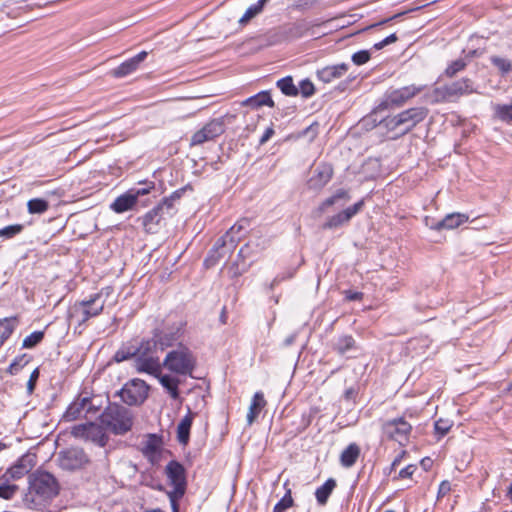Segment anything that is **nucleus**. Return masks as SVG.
Returning a JSON list of instances; mask_svg holds the SVG:
<instances>
[{
    "mask_svg": "<svg viewBox=\"0 0 512 512\" xmlns=\"http://www.w3.org/2000/svg\"><path fill=\"white\" fill-rule=\"evenodd\" d=\"M99 420L106 431L114 435H124L132 429L134 415L130 409L116 402H108Z\"/></svg>",
    "mask_w": 512,
    "mask_h": 512,
    "instance_id": "1",
    "label": "nucleus"
},
{
    "mask_svg": "<svg viewBox=\"0 0 512 512\" xmlns=\"http://www.w3.org/2000/svg\"><path fill=\"white\" fill-rule=\"evenodd\" d=\"M163 366L173 373L192 376L196 368V358L187 346L179 343L176 349L166 354Z\"/></svg>",
    "mask_w": 512,
    "mask_h": 512,
    "instance_id": "2",
    "label": "nucleus"
},
{
    "mask_svg": "<svg viewBox=\"0 0 512 512\" xmlns=\"http://www.w3.org/2000/svg\"><path fill=\"white\" fill-rule=\"evenodd\" d=\"M29 490L42 500H48L58 495L59 484L51 473L37 470L29 476Z\"/></svg>",
    "mask_w": 512,
    "mask_h": 512,
    "instance_id": "3",
    "label": "nucleus"
},
{
    "mask_svg": "<svg viewBox=\"0 0 512 512\" xmlns=\"http://www.w3.org/2000/svg\"><path fill=\"white\" fill-rule=\"evenodd\" d=\"M149 385L142 379L134 378L129 380L115 393L121 401L129 406H138L145 402L149 393Z\"/></svg>",
    "mask_w": 512,
    "mask_h": 512,
    "instance_id": "4",
    "label": "nucleus"
},
{
    "mask_svg": "<svg viewBox=\"0 0 512 512\" xmlns=\"http://www.w3.org/2000/svg\"><path fill=\"white\" fill-rule=\"evenodd\" d=\"M105 301L102 300V292L96 293L88 300L76 303L70 313L71 319H76L78 325H82L90 318L96 317L104 309Z\"/></svg>",
    "mask_w": 512,
    "mask_h": 512,
    "instance_id": "5",
    "label": "nucleus"
},
{
    "mask_svg": "<svg viewBox=\"0 0 512 512\" xmlns=\"http://www.w3.org/2000/svg\"><path fill=\"white\" fill-rule=\"evenodd\" d=\"M105 430V427L101 423L87 422L75 425L71 430V434L75 438L90 441L99 447H104L109 440Z\"/></svg>",
    "mask_w": 512,
    "mask_h": 512,
    "instance_id": "6",
    "label": "nucleus"
},
{
    "mask_svg": "<svg viewBox=\"0 0 512 512\" xmlns=\"http://www.w3.org/2000/svg\"><path fill=\"white\" fill-rule=\"evenodd\" d=\"M428 114V110L424 107H414L402 111L391 118H385L380 121L384 124L388 131H396L401 127V123L410 122V127H415L418 123L422 122Z\"/></svg>",
    "mask_w": 512,
    "mask_h": 512,
    "instance_id": "7",
    "label": "nucleus"
},
{
    "mask_svg": "<svg viewBox=\"0 0 512 512\" xmlns=\"http://www.w3.org/2000/svg\"><path fill=\"white\" fill-rule=\"evenodd\" d=\"M57 462L61 469L75 471L84 468L90 463V459L84 449L70 447L58 453Z\"/></svg>",
    "mask_w": 512,
    "mask_h": 512,
    "instance_id": "8",
    "label": "nucleus"
},
{
    "mask_svg": "<svg viewBox=\"0 0 512 512\" xmlns=\"http://www.w3.org/2000/svg\"><path fill=\"white\" fill-rule=\"evenodd\" d=\"M412 426L403 417L387 420L382 424V433L389 439L404 445L408 441Z\"/></svg>",
    "mask_w": 512,
    "mask_h": 512,
    "instance_id": "9",
    "label": "nucleus"
},
{
    "mask_svg": "<svg viewBox=\"0 0 512 512\" xmlns=\"http://www.w3.org/2000/svg\"><path fill=\"white\" fill-rule=\"evenodd\" d=\"M225 129L224 117L214 118L191 136L190 146H200L205 142L212 141L222 135Z\"/></svg>",
    "mask_w": 512,
    "mask_h": 512,
    "instance_id": "10",
    "label": "nucleus"
},
{
    "mask_svg": "<svg viewBox=\"0 0 512 512\" xmlns=\"http://www.w3.org/2000/svg\"><path fill=\"white\" fill-rule=\"evenodd\" d=\"M238 243L239 238L226 239L223 236L220 237L208 252L207 257L204 260L205 267L211 268L215 266L221 259L230 256L235 250Z\"/></svg>",
    "mask_w": 512,
    "mask_h": 512,
    "instance_id": "11",
    "label": "nucleus"
},
{
    "mask_svg": "<svg viewBox=\"0 0 512 512\" xmlns=\"http://www.w3.org/2000/svg\"><path fill=\"white\" fill-rule=\"evenodd\" d=\"M419 91V88L411 85L387 92L384 96V99L377 106V109L386 110L389 108L400 107L409 99L414 97Z\"/></svg>",
    "mask_w": 512,
    "mask_h": 512,
    "instance_id": "12",
    "label": "nucleus"
},
{
    "mask_svg": "<svg viewBox=\"0 0 512 512\" xmlns=\"http://www.w3.org/2000/svg\"><path fill=\"white\" fill-rule=\"evenodd\" d=\"M182 333V325L175 324L163 329H156L153 335L159 345V349L163 351L166 348L173 347L181 338Z\"/></svg>",
    "mask_w": 512,
    "mask_h": 512,
    "instance_id": "13",
    "label": "nucleus"
},
{
    "mask_svg": "<svg viewBox=\"0 0 512 512\" xmlns=\"http://www.w3.org/2000/svg\"><path fill=\"white\" fill-rule=\"evenodd\" d=\"M147 55L148 53L146 51H141L137 55L121 63L118 67L112 69L110 71L111 76L114 78H123L132 74L139 68V65L146 59Z\"/></svg>",
    "mask_w": 512,
    "mask_h": 512,
    "instance_id": "14",
    "label": "nucleus"
},
{
    "mask_svg": "<svg viewBox=\"0 0 512 512\" xmlns=\"http://www.w3.org/2000/svg\"><path fill=\"white\" fill-rule=\"evenodd\" d=\"M332 176V166L327 163H321L315 168L313 175L308 180V186L310 189L320 190L331 180Z\"/></svg>",
    "mask_w": 512,
    "mask_h": 512,
    "instance_id": "15",
    "label": "nucleus"
},
{
    "mask_svg": "<svg viewBox=\"0 0 512 512\" xmlns=\"http://www.w3.org/2000/svg\"><path fill=\"white\" fill-rule=\"evenodd\" d=\"M168 215L165 208L159 203L153 209L148 211L142 218V224L146 232L155 233L161 221Z\"/></svg>",
    "mask_w": 512,
    "mask_h": 512,
    "instance_id": "16",
    "label": "nucleus"
},
{
    "mask_svg": "<svg viewBox=\"0 0 512 512\" xmlns=\"http://www.w3.org/2000/svg\"><path fill=\"white\" fill-rule=\"evenodd\" d=\"M137 372L147 373L157 377L161 373L159 358L154 356H137L134 364Z\"/></svg>",
    "mask_w": 512,
    "mask_h": 512,
    "instance_id": "17",
    "label": "nucleus"
},
{
    "mask_svg": "<svg viewBox=\"0 0 512 512\" xmlns=\"http://www.w3.org/2000/svg\"><path fill=\"white\" fill-rule=\"evenodd\" d=\"M348 64L341 63L337 65L326 66L317 70V78L323 83H331L341 78L348 71Z\"/></svg>",
    "mask_w": 512,
    "mask_h": 512,
    "instance_id": "18",
    "label": "nucleus"
},
{
    "mask_svg": "<svg viewBox=\"0 0 512 512\" xmlns=\"http://www.w3.org/2000/svg\"><path fill=\"white\" fill-rule=\"evenodd\" d=\"M165 472L171 485H187L186 471L180 462L176 460L170 461L166 465Z\"/></svg>",
    "mask_w": 512,
    "mask_h": 512,
    "instance_id": "19",
    "label": "nucleus"
},
{
    "mask_svg": "<svg viewBox=\"0 0 512 512\" xmlns=\"http://www.w3.org/2000/svg\"><path fill=\"white\" fill-rule=\"evenodd\" d=\"M90 403L88 401V395L83 396L80 394L66 409L63 418L66 421H74L86 413V406Z\"/></svg>",
    "mask_w": 512,
    "mask_h": 512,
    "instance_id": "20",
    "label": "nucleus"
},
{
    "mask_svg": "<svg viewBox=\"0 0 512 512\" xmlns=\"http://www.w3.org/2000/svg\"><path fill=\"white\" fill-rule=\"evenodd\" d=\"M195 413L188 407L187 414L181 419L177 426V440L181 445H187L190 440V430L193 424Z\"/></svg>",
    "mask_w": 512,
    "mask_h": 512,
    "instance_id": "21",
    "label": "nucleus"
},
{
    "mask_svg": "<svg viewBox=\"0 0 512 512\" xmlns=\"http://www.w3.org/2000/svg\"><path fill=\"white\" fill-rule=\"evenodd\" d=\"M136 204L137 200L129 189L126 193L118 196L113 203H111L110 209L115 213L120 214L132 210Z\"/></svg>",
    "mask_w": 512,
    "mask_h": 512,
    "instance_id": "22",
    "label": "nucleus"
},
{
    "mask_svg": "<svg viewBox=\"0 0 512 512\" xmlns=\"http://www.w3.org/2000/svg\"><path fill=\"white\" fill-rule=\"evenodd\" d=\"M156 378H158L162 387L167 391L170 397L174 400L179 399V385L181 384V380L175 376L170 374H162L160 373Z\"/></svg>",
    "mask_w": 512,
    "mask_h": 512,
    "instance_id": "23",
    "label": "nucleus"
},
{
    "mask_svg": "<svg viewBox=\"0 0 512 512\" xmlns=\"http://www.w3.org/2000/svg\"><path fill=\"white\" fill-rule=\"evenodd\" d=\"M242 105L257 109L262 106L274 107L275 104L269 91H261L244 100Z\"/></svg>",
    "mask_w": 512,
    "mask_h": 512,
    "instance_id": "24",
    "label": "nucleus"
},
{
    "mask_svg": "<svg viewBox=\"0 0 512 512\" xmlns=\"http://www.w3.org/2000/svg\"><path fill=\"white\" fill-rule=\"evenodd\" d=\"M266 404L267 401L264 398V394L261 391L256 392L252 398L249 411L247 413V423L249 425H251L256 420Z\"/></svg>",
    "mask_w": 512,
    "mask_h": 512,
    "instance_id": "25",
    "label": "nucleus"
},
{
    "mask_svg": "<svg viewBox=\"0 0 512 512\" xmlns=\"http://www.w3.org/2000/svg\"><path fill=\"white\" fill-rule=\"evenodd\" d=\"M337 483L334 478L327 479L324 484H322L320 487H318L315 491V497L317 500V503L320 506H324L327 504L328 499L330 495L332 494L333 490L336 488Z\"/></svg>",
    "mask_w": 512,
    "mask_h": 512,
    "instance_id": "26",
    "label": "nucleus"
},
{
    "mask_svg": "<svg viewBox=\"0 0 512 512\" xmlns=\"http://www.w3.org/2000/svg\"><path fill=\"white\" fill-rule=\"evenodd\" d=\"M360 455V448L356 443L349 444L340 455V463L343 467H352Z\"/></svg>",
    "mask_w": 512,
    "mask_h": 512,
    "instance_id": "27",
    "label": "nucleus"
},
{
    "mask_svg": "<svg viewBox=\"0 0 512 512\" xmlns=\"http://www.w3.org/2000/svg\"><path fill=\"white\" fill-rule=\"evenodd\" d=\"M136 344L132 341L122 344V346L115 352L113 360L116 363H121L129 359H136L137 357Z\"/></svg>",
    "mask_w": 512,
    "mask_h": 512,
    "instance_id": "28",
    "label": "nucleus"
},
{
    "mask_svg": "<svg viewBox=\"0 0 512 512\" xmlns=\"http://www.w3.org/2000/svg\"><path fill=\"white\" fill-rule=\"evenodd\" d=\"M332 348L340 355L356 349V341L351 335H342L334 340Z\"/></svg>",
    "mask_w": 512,
    "mask_h": 512,
    "instance_id": "29",
    "label": "nucleus"
},
{
    "mask_svg": "<svg viewBox=\"0 0 512 512\" xmlns=\"http://www.w3.org/2000/svg\"><path fill=\"white\" fill-rule=\"evenodd\" d=\"M188 188H190L189 185L177 189L169 197H165L162 199L160 204L165 208L168 217H172L175 214V202L181 199V197L184 195L185 191Z\"/></svg>",
    "mask_w": 512,
    "mask_h": 512,
    "instance_id": "30",
    "label": "nucleus"
},
{
    "mask_svg": "<svg viewBox=\"0 0 512 512\" xmlns=\"http://www.w3.org/2000/svg\"><path fill=\"white\" fill-rule=\"evenodd\" d=\"M250 226V220L247 218H243L235 223L224 235L226 239H237L239 238V242L243 237H245L248 228Z\"/></svg>",
    "mask_w": 512,
    "mask_h": 512,
    "instance_id": "31",
    "label": "nucleus"
},
{
    "mask_svg": "<svg viewBox=\"0 0 512 512\" xmlns=\"http://www.w3.org/2000/svg\"><path fill=\"white\" fill-rule=\"evenodd\" d=\"M270 0H258L257 3L249 6L243 16L239 19V24L244 26L248 24L253 18L262 13L265 5Z\"/></svg>",
    "mask_w": 512,
    "mask_h": 512,
    "instance_id": "32",
    "label": "nucleus"
},
{
    "mask_svg": "<svg viewBox=\"0 0 512 512\" xmlns=\"http://www.w3.org/2000/svg\"><path fill=\"white\" fill-rule=\"evenodd\" d=\"M162 440L161 437L157 436L156 434H149L148 440L146 441L142 452L146 457L153 456L157 453H159L161 448Z\"/></svg>",
    "mask_w": 512,
    "mask_h": 512,
    "instance_id": "33",
    "label": "nucleus"
},
{
    "mask_svg": "<svg viewBox=\"0 0 512 512\" xmlns=\"http://www.w3.org/2000/svg\"><path fill=\"white\" fill-rule=\"evenodd\" d=\"M276 86L286 96L295 97L299 94L298 88L293 83L292 76H286L284 78L279 79L276 82Z\"/></svg>",
    "mask_w": 512,
    "mask_h": 512,
    "instance_id": "34",
    "label": "nucleus"
},
{
    "mask_svg": "<svg viewBox=\"0 0 512 512\" xmlns=\"http://www.w3.org/2000/svg\"><path fill=\"white\" fill-rule=\"evenodd\" d=\"M472 92V83L469 79H462L460 81L450 84V97L460 96Z\"/></svg>",
    "mask_w": 512,
    "mask_h": 512,
    "instance_id": "35",
    "label": "nucleus"
},
{
    "mask_svg": "<svg viewBox=\"0 0 512 512\" xmlns=\"http://www.w3.org/2000/svg\"><path fill=\"white\" fill-rule=\"evenodd\" d=\"M16 318H4L0 320V346L10 337L15 329Z\"/></svg>",
    "mask_w": 512,
    "mask_h": 512,
    "instance_id": "36",
    "label": "nucleus"
},
{
    "mask_svg": "<svg viewBox=\"0 0 512 512\" xmlns=\"http://www.w3.org/2000/svg\"><path fill=\"white\" fill-rule=\"evenodd\" d=\"M135 344H136V349H138L137 356H152V353L156 349H159V345L156 342V339L154 336L152 339L142 340L140 342V344H137V343H135Z\"/></svg>",
    "mask_w": 512,
    "mask_h": 512,
    "instance_id": "37",
    "label": "nucleus"
},
{
    "mask_svg": "<svg viewBox=\"0 0 512 512\" xmlns=\"http://www.w3.org/2000/svg\"><path fill=\"white\" fill-rule=\"evenodd\" d=\"M49 208V202L43 198H33L27 202V209L30 214H43Z\"/></svg>",
    "mask_w": 512,
    "mask_h": 512,
    "instance_id": "38",
    "label": "nucleus"
},
{
    "mask_svg": "<svg viewBox=\"0 0 512 512\" xmlns=\"http://www.w3.org/2000/svg\"><path fill=\"white\" fill-rule=\"evenodd\" d=\"M174 489L168 492L173 512H178V501L184 496L187 485H172Z\"/></svg>",
    "mask_w": 512,
    "mask_h": 512,
    "instance_id": "39",
    "label": "nucleus"
},
{
    "mask_svg": "<svg viewBox=\"0 0 512 512\" xmlns=\"http://www.w3.org/2000/svg\"><path fill=\"white\" fill-rule=\"evenodd\" d=\"M349 220L343 213V211L337 213L336 215H333L332 217L328 218L327 221L323 224V229H334L338 228L345 223H348Z\"/></svg>",
    "mask_w": 512,
    "mask_h": 512,
    "instance_id": "40",
    "label": "nucleus"
},
{
    "mask_svg": "<svg viewBox=\"0 0 512 512\" xmlns=\"http://www.w3.org/2000/svg\"><path fill=\"white\" fill-rule=\"evenodd\" d=\"M294 505L291 489H287L285 495L275 504L273 512H284Z\"/></svg>",
    "mask_w": 512,
    "mask_h": 512,
    "instance_id": "41",
    "label": "nucleus"
},
{
    "mask_svg": "<svg viewBox=\"0 0 512 512\" xmlns=\"http://www.w3.org/2000/svg\"><path fill=\"white\" fill-rule=\"evenodd\" d=\"M250 264L236 260L228 267V274L231 278H238L248 271Z\"/></svg>",
    "mask_w": 512,
    "mask_h": 512,
    "instance_id": "42",
    "label": "nucleus"
},
{
    "mask_svg": "<svg viewBox=\"0 0 512 512\" xmlns=\"http://www.w3.org/2000/svg\"><path fill=\"white\" fill-rule=\"evenodd\" d=\"M44 335V331H34L24 338L22 347L27 349L36 347L43 340Z\"/></svg>",
    "mask_w": 512,
    "mask_h": 512,
    "instance_id": "43",
    "label": "nucleus"
},
{
    "mask_svg": "<svg viewBox=\"0 0 512 512\" xmlns=\"http://www.w3.org/2000/svg\"><path fill=\"white\" fill-rule=\"evenodd\" d=\"M31 360V357L27 354L16 357L8 368V372L12 375L17 374L24 366H26Z\"/></svg>",
    "mask_w": 512,
    "mask_h": 512,
    "instance_id": "44",
    "label": "nucleus"
},
{
    "mask_svg": "<svg viewBox=\"0 0 512 512\" xmlns=\"http://www.w3.org/2000/svg\"><path fill=\"white\" fill-rule=\"evenodd\" d=\"M24 230V225L13 224L0 229V237L4 239H12Z\"/></svg>",
    "mask_w": 512,
    "mask_h": 512,
    "instance_id": "45",
    "label": "nucleus"
},
{
    "mask_svg": "<svg viewBox=\"0 0 512 512\" xmlns=\"http://www.w3.org/2000/svg\"><path fill=\"white\" fill-rule=\"evenodd\" d=\"M490 60L491 63L501 71V73L507 74L512 71V63L510 60L499 56H492Z\"/></svg>",
    "mask_w": 512,
    "mask_h": 512,
    "instance_id": "46",
    "label": "nucleus"
},
{
    "mask_svg": "<svg viewBox=\"0 0 512 512\" xmlns=\"http://www.w3.org/2000/svg\"><path fill=\"white\" fill-rule=\"evenodd\" d=\"M495 114L504 122H512V104L497 105L495 107Z\"/></svg>",
    "mask_w": 512,
    "mask_h": 512,
    "instance_id": "47",
    "label": "nucleus"
},
{
    "mask_svg": "<svg viewBox=\"0 0 512 512\" xmlns=\"http://www.w3.org/2000/svg\"><path fill=\"white\" fill-rule=\"evenodd\" d=\"M470 216L464 213H450V229H456L469 222Z\"/></svg>",
    "mask_w": 512,
    "mask_h": 512,
    "instance_id": "48",
    "label": "nucleus"
},
{
    "mask_svg": "<svg viewBox=\"0 0 512 512\" xmlns=\"http://www.w3.org/2000/svg\"><path fill=\"white\" fill-rule=\"evenodd\" d=\"M139 184L142 185L143 187L130 189L131 193L134 194V197L137 201L140 196L148 194L155 187L154 182L151 181H144L140 182Z\"/></svg>",
    "mask_w": 512,
    "mask_h": 512,
    "instance_id": "49",
    "label": "nucleus"
},
{
    "mask_svg": "<svg viewBox=\"0 0 512 512\" xmlns=\"http://www.w3.org/2000/svg\"><path fill=\"white\" fill-rule=\"evenodd\" d=\"M298 90L304 98H309L315 93L314 84L309 79L300 81Z\"/></svg>",
    "mask_w": 512,
    "mask_h": 512,
    "instance_id": "50",
    "label": "nucleus"
},
{
    "mask_svg": "<svg viewBox=\"0 0 512 512\" xmlns=\"http://www.w3.org/2000/svg\"><path fill=\"white\" fill-rule=\"evenodd\" d=\"M35 458L34 454H25L18 459L17 463H19L24 469V472L28 474L35 466Z\"/></svg>",
    "mask_w": 512,
    "mask_h": 512,
    "instance_id": "51",
    "label": "nucleus"
},
{
    "mask_svg": "<svg viewBox=\"0 0 512 512\" xmlns=\"http://www.w3.org/2000/svg\"><path fill=\"white\" fill-rule=\"evenodd\" d=\"M17 490V485L5 483L0 484V497L6 500L11 499Z\"/></svg>",
    "mask_w": 512,
    "mask_h": 512,
    "instance_id": "52",
    "label": "nucleus"
},
{
    "mask_svg": "<svg viewBox=\"0 0 512 512\" xmlns=\"http://www.w3.org/2000/svg\"><path fill=\"white\" fill-rule=\"evenodd\" d=\"M370 58L371 54L368 50H360L352 55L351 60L355 65L359 66L367 63Z\"/></svg>",
    "mask_w": 512,
    "mask_h": 512,
    "instance_id": "53",
    "label": "nucleus"
},
{
    "mask_svg": "<svg viewBox=\"0 0 512 512\" xmlns=\"http://www.w3.org/2000/svg\"><path fill=\"white\" fill-rule=\"evenodd\" d=\"M27 473L24 472V469L19 465V463H15L11 468H9L6 473L3 475V477H6L9 475V477L13 480H17L22 478Z\"/></svg>",
    "mask_w": 512,
    "mask_h": 512,
    "instance_id": "54",
    "label": "nucleus"
},
{
    "mask_svg": "<svg viewBox=\"0 0 512 512\" xmlns=\"http://www.w3.org/2000/svg\"><path fill=\"white\" fill-rule=\"evenodd\" d=\"M319 124L317 122L312 123L306 127L301 133V137L307 138L309 141H313L318 135Z\"/></svg>",
    "mask_w": 512,
    "mask_h": 512,
    "instance_id": "55",
    "label": "nucleus"
},
{
    "mask_svg": "<svg viewBox=\"0 0 512 512\" xmlns=\"http://www.w3.org/2000/svg\"><path fill=\"white\" fill-rule=\"evenodd\" d=\"M364 206V199L359 200L354 205L346 208L343 210V213L347 217V219L350 221L353 216H355L357 213H359Z\"/></svg>",
    "mask_w": 512,
    "mask_h": 512,
    "instance_id": "56",
    "label": "nucleus"
},
{
    "mask_svg": "<svg viewBox=\"0 0 512 512\" xmlns=\"http://www.w3.org/2000/svg\"><path fill=\"white\" fill-rule=\"evenodd\" d=\"M434 430L437 435V439L442 438L448 433V422L443 419H439L434 423Z\"/></svg>",
    "mask_w": 512,
    "mask_h": 512,
    "instance_id": "57",
    "label": "nucleus"
},
{
    "mask_svg": "<svg viewBox=\"0 0 512 512\" xmlns=\"http://www.w3.org/2000/svg\"><path fill=\"white\" fill-rule=\"evenodd\" d=\"M416 465L410 464L399 471V473L393 477V480H399L404 478H410L416 471Z\"/></svg>",
    "mask_w": 512,
    "mask_h": 512,
    "instance_id": "58",
    "label": "nucleus"
},
{
    "mask_svg": "<svg viewBox=\"0 0 512 512\" xmlns=\"http://www.w3.org/2000/svg\"><path fill=\"white\" fill-rule=\"evenodd\" d=\"M39 369L35 368L32 373L30 374L29 380L27 382V392L29 394H32L35 390L37 380L39 378Z\"/></svg>",
    "mask_w": 512,
    "mask_h": 512,
    "instance_id": "59",
    "label": "nucleus"
},
{
    "mask_svg": "<svg viewBox=\"0 0 512 512\" xmlns=\"http://www.w3.org/2000/svg\"><path fill=\"white\" fill-rule=\"evenodd\" d=\"M467 58H468V56H466V58L457 59V60L453 61L452 63H450V76L452 74L464 69V67L467 64V61H466Z\"/></svg>",
    "mask_w": 512,
    "mask_h": 512,
    "instance_id": "60",
    "label": "nucleus"
},
{
    "mask_svg": "<svg viewBox=\"0 0 512 512\" xmlns=\"http://www.w3.org/2000/svg\"><path fill=\"white\" fill-rule=\"evenodd\" d=\"M95 400V397L88 396V401L90 403L86 406V414H95L101 409L102 404L97 403Z\"/></svg>",
    "mask_w": 512,
    "mask_h": 512,
    "instance_id": "61",
    "label": "nucleus"
},
{
    "mask_svg": "<svg viewBox=\"0 0 512 512\" xmlns=\"http://www.w3.org/2000/svg\"><path fill=\"white\" fill-rule=\"evenodd\" d=\"M397 39H398V37L396 36L395 33H393V34L387 36L386 38H384L382 41L374 44V48L376 50H380V49L384 48L385 46H387V45H389L391 43L396 42Z\"/></svg>",
    "mask_w": 512,
    "mask_h": 512,
    "instance_id": "62",
    "label": "nucleus"
},
{
    "mask_svg": "<svg viewBox=\"0 0 512 512\" xmlns=\"http://www.w3.org/2000/svg\"><path fill=\"white\" fill-rule=\"evenodd\" d=\"M358 390L354 387H349L344 391L343 399L347 402L355 403Z\"/></svg>",
    "mask_w": 512,
    "mask_h": 512,
    "instance_id": "63",
    "label": "nucleus"
},
{
    "mask_svg": "<svg viewBox=\"0 0 512 512\" xmlns=\"http://www.w3.org/2000/svg\"><path fill=\"white\" fill-rule=\"evenodd\" d=\"M414 127H410V122H403L401 123V127L399 128L398 132L395 133L393 136H391L390 138L395 140L397 138H399V136L401 135H405L407 134L408 132H410Z\"/></svg>",
    "mask_w": 512,
    "mask_h": 512,
    "instance_id": "64",
    "label": "nucleus"
}]
</instances>
